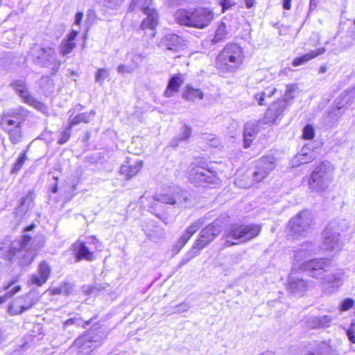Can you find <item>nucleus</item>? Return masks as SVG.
I'll return each instance as SVG.
<instances>
[{"mask_svg":"<svg viewBox=\"0 0 355 355\" xmlns=\"http://www.w3.org/2000/svg\"><path fill=\"white\" fill-rule=\"evenodd\" d=\"M221 232V225L218 220L203 228L199 238L194 242L193 248L201 250L207 244L212 241Z\"/></svg>","mask_w":355,"mask_h":355,"instance_id":"nucleus-14","label":"nucleus"},{"mask_svg":"<svg viewBox=\"0 0 355 355\" xmlns=\"http://www.w3.org/2000/svg\"><path fill=\"white\" fill-rule=\"evenodd\" d=\"M70 131L71 129H69L68 126L66 130L60 132V135L58 141V144H64L69 141L71 136Z\"/></svg>","mask_w":355,"mask_h":355,"instance_id":"nucleus-55","label":"nucleus"},{"mask_svg":"<svg viewBox=\"0 0 355 355\" xmlns=\"http://www.w3.org/2000/svg\"><path fill=\"white\" fill-rule=\"evenodd\" d=\"M305 61L302 59V57L300 56V57H298V58H296L293 60V62H292V64L294 66V67H297V66H300V65H302L304 64H305Z\"/></svg>","mask_w":355,"mask_h":355,"instance_id":"nucleus-60","label":"nucleus"},{"mask_svg":"<svg viewBox=\"0 0 355 355\" xmlns=\"http://www.w3.org/2000/svg\"><path fill=\"white\" fill-rule=\"evenodd\" d=\"M259 121H250L247 122L243 128V146L248 148L250 146L252 141L255 139L259 131Z\"/></svg>","mask_w":355,"mask_h":355,"instance_id":"nucleus-23","label":"nucleus"},{"mask_svg":"<svg viewBox=\"0 0 355 355\" xmlns=\"http://www.w3.org/2000/svg\"><path fill=\"white\" fill-rule=\"evenodd\" d=\"M110 72L107 69H98L95 74V80L101 84L109 76Z\"/></svg>","mask_w":355,"mask_h":355,"instance_id":"nucleus-46","label":"nucleus"},{"mask_svg":"<svg viewBox=\"0 0 355 355\" xmlns=\"http://www.w3.org/2000/svg\"><path fill=\"white\" fill-rule=\"evenodd\" d=\"M244 1H245V6L248 8H252L255 3V0H244Z\"/></svg>","mask_w":355,"mask_h":355,"instance_id":"nucleus-63","label":"nucleus"},{"mask_svg":"<svg viewBox=\"0 0 355 355\" xmlns=\"http://www.w3.org/2000/svg\"><path fill=\"white\" fill-rule=\"evenodd\" d=\"M226 25L224 22L220 21L216 29L215 35L211 40L213 44L222 42L227 35Z\"/></svg>","mask_w":355,"mask_h":355,"instance_id":"nucleus-41","label":"nucleus"},{"mask_svg":"<svg viewBox=\"0 0 355 355\" xmlns=\"http://www.w3.org/2000/svg\"><path fill=\"white\" fill-rule=\"evenodd\" d=\"M261 227L257 225H234L225 230V247H230L239 243L248 241L255 238L260 232Z\"/></svg>","mask_w":355,"mask_h":355,"instance_id":"nucleus-4","label":"nucleus"},{"mask_svg":"<svg viewBox=\"0 0 355 355\" xmlns=\"http://www.w3.org/2000/svg\"><path fill=\"white\" fill-rule=\"evenodd\" d=\"M297 89V87L296 85H287L286 94L284 95V100H283V101L287 103V101L292 100L293 98L292 94L294 93Z\"/></svg>","mask_w":355,"mask_h":355,"instance_id":"nucleus-52","label":"nucleus"},{"mask_svg":"<svg viewBox=\"0 0 355 355\" xmlns=\"http://www.w3.org/2000/svg\"><path fill=\"white\" fill-rule=\"evenodd\" d=\"M276 166L275 159L273 156L261 157L256 162L255 168L252 173L253 181L260 182L265 179Z\"/></svg>","mask_w":355,"mask_h":355,"instance_id":"nucleus-12","label":"nucleus"},{"mask_svg":"<svg viewBox=\"0 0 355 355\" xmlns=\"http://www.w3.org/2000/svg\"><path fill=\"white\" fill-rule=\"evenodd\" d=\"M83 18V13L82 12H78L75 16L74 24L76 25L79 26L82 21Z\"/></svg>","mask_w":355,"mask_h":355,"instance_id":"nucleus-61","label":"nucleus"},{"mask_svg":"<svg viewBox=\"0 0 355 355\" xmlns=\"http://www.w3.org/2000/svg\"><path fill=\"white\" fill-rule=\"evenodd\" d=\"M265 81L263 79H260L259 81H257V78L255 77H250L248 80V88L249 89V93H252L250 91L252 89H261L264 87Z\"/></svg>","mask_w":355,"mask_h":355,"instance_id":"nucleus-42","label":"nucleus"},{"mask_svg":"<svg viewBox=\"0 0 355 355\" xmlns=\"http://www.w3.org/2000/svg\"><path fill=\"white\" fill-rule=\"evenodd\" d=\"M355 98V86L352 88L345 90L336 98V109L338 110L351 105Z\"/></svg>","mask_w":355,"mask_h":355,"instance_id":"nucleus-29","label":"nucleus"},{"mask_svg":"<svg viewBox=\"0 0 355 355\" xmlns=\"http://www.w3.org/2000/svg\"><path fill=\"white\" fill-rule=\"evenodd\" d=\"M28 115V110L21 106L4 110L1 114L0 126L6 131L22 125Z\"/></svg>","mask_w":355,"mask_h":355,"instance_id":"nucleus-9","label":"nucleus"},{"mask_svg":"<svg viewBox=\"0 0 355 355\" xmlns=\"http://www.w3.org/2000/svg\"><path fill=\"white\" fill-rule=\"evenodd\" d=\"M183 82L184 78L182 74L178 73L172 76L164 92V96L167 98L173 96L175 93L178 92Z\"/></svg>","mask_w":355,"mask_h":355,"instance_id":"nucleus-28","label":"nucleus"},{"mask_svg":"<svg viewBox=\"0 0 355 355\" xmlns=\"http://www.w3.org/2000/svg\"><path fill=\"white\" fill-rule=\"evenodd\" d=\"M11 86L24 103L34 107L42 112L46 111L45 105L30 94L25 80H16L11 84Z\"/></svg>","mask_w":355,"mask_h":355,"instance_id":"nucleus-11","label":"nucleus"},{"mask_svg":"<svg viewBox=\"0 0 355 355\" xmlns=\"http://www.w3.org/2000/svg\"><path fill=\"white\" fill-rule=\"evenodd\" d=\"M327 265V263L324 259H311L300 263L297 268L307 272L309 276L313 278L320 279Z\"/></svg>","mask_w":355,"mask_h":355,"instance_id":"nucleus-15","label":"nucleus"},{"mask_svg":"<svg viewBox=\"0 0 355 355\" xmlns=\"http://www.w3.org/2000/svg\"><path fill=\"white\" fill-rule=\"evenodd\" d=\"M220 4L224 12L225 10L229 9L232 6L235 5V1L234 0H221Z\"/></svg>","mask_w":355,"mask_h":355,"instance_id":"nucleus-57","label":"nucleus"},{"mask_svg":"<svg viewBox=\"0 0 355 355\" xmlns=\"http://www.w3.org/2000/svg\"><path fill=\"white\" fill-rule=\"evenodd\" d=\"M287 105L284 101L271 103L265 113L262 123L263 124H278L284 116V112Z\"/></svg>","mask_w":355,"mask_h":355,"instance_id":"nucleus-16","label":"nucleus"},{"mask_svg":"<svg viewBox=\"0 0 355 355\" xmlns=\"http://www.w3.org/2000/svg\"><path fill=\"white\" fill-rule=\"evenodd\" d=\"M331 347L326 342H315L302 348L299 355H331Z\"/></svg>","mask_w":355,"mask_h":355,"instance_id":"nucleus-21","label":"nucleus"},{"mask_svg":"<svg viewBox=\"0 0 355 355\" xmlns=\"http://www.w3.org/2000/svg\"><path fill=\"white\" fill-rule=\"evenodd\" d=\"M202 222L201 220H197L192 223L186 230L185 233L180 238L177 243V246L180 248L188 242L189 239L202 227Z\"/></svg>","mask_w":355,"mask_h":355,"instance_id":"nucleus-32","label":"nucleus"},{"mask_svg":"<svg viewBox=\"0 0 355 355\" xmlns=\"http://www.w3.org/2000/svg\"><path fill=\"white\" fill-rule=\"evenodd\" d=\"M343 279L344 271L338 270L332 274L325 275L323 274L320 278V282L323 291L328 294H331L342 286Z\"/></svg>","mask_w":355,"mask_h":355,"instance_id":"nucleus-17","label":"nucleus"},{"mask_svg":"<svg viewBox=\"0 0 355 355\" xmlns=\"http://www.w3.org/2000/svg\"><path fill=\"white\" fill-rule=\"evenodd\" d=\"M175 19L181 26L202 29L213 21L214 13L208 8L197 7L179 9L174 15Z\"/></svg>","mask_w":355,"mask_h":355,"instance_id":"nucleus-1","label":"nucleus"},{"mask_svg":"<svg viewBox=\"0 0 355 355\" xmlns=\"http://www.w3.org/2000/svg\"><path fill=\"white\" fill-rule=\"evenodd\" d=\"M161 45L168 50L178 51L182 46V39L176 34L168 33L162 39Z\"/></svg>","mask_w":355,"mask_h":355,"instance_id":"nucleus-26","label":"nucleus"},{"mask_svg":"<svg viewBox=\"0 0 355 355\" xmlns=\"http://www.w3.org/2000/svg\"><path fill=\"white\" fill-rule=\"evenodd\" d=\"M306 325L311 329H317L319 327L318 316L309 315L304 319Z\"/></svg>","mask_w":355,"mask_h":355,"instance_id":"nucleus-47","label":"nucleus"},{"mask_svg":"<svg viewBox=\"0 0 355 355\" xmlns=\"http://www.w3.org/2000/svg\"><path fill=\"white\" fill-rule=\"evenodd\" d=\"M347 336L352 343H355V332L352 327L347 331Z\"/></svg>","mask_w":355,"mask_h":355,"instance_id":"nucleus-59","label":"nucleus"},{"mask_svg":"<svg viewBox=\"0 0 355 355\" xmlns=\"http://www.w3.org/2000/svg\"><path fill=\"white\" fill-rule=\"evenodd\" d=\"M315 250V248L311 243H306L302 245V247L298 249L294 256V268L297 267V265L298 263L302 261H306L305 259H308L311 256L313 255Z\"/></svg>","mask_w":355,"mask_h":355,"instance_id":"nucleus-27","label":"nucleus"},{"mask_svg":"<svg viewBox=\"0 0 355 355\" xmlns=\"http://www.w3.org/2000/svg\"><path fill=\"white\" fill-rule=\"evenodd\" d=\"M34 257H35V253L34 252L31 250V249H28L26 254H24L21 260H20V265L24 267V266H26L29 264H31L32 263V261H33V259H34Z\"/></svg>","mask_w":355,"mask_h":355,"instance_id":"nucleus-44","label":"nucleus"},{"mask_svg":"<svg viewBox=\"0 0 355 355\" xmlns=\"http://www.w3.org/2000/svg\"><path fill=\"white\" fill-rule=\"evenodd\" d=\"M203 92L198 88H194L190 85L186 86V90L182 94V98L187 101H194L196 99H202Z\"/></svg>","mask_w":355,"mask_h":355,"instance_id":"nucleus-35","label":"nucleus"},{"mask_svg":"<svg viewBox=\"0 0 355 355\" xmlns=\"http://www.w3.org/2000/svg\"><path fill=\"white\" fill-rule=\"evenodd\" d=\"M153 199L157 202L178 207H188L191 202V195L178 187H169L164 193L155 194Z\"/></svg>","mask_w":355,"mask_h":355,"instance_id":"nucleus-7","label":"nucleus"},{"mask_svg":"<svg viewBox=\"0 0 355 355\" xmlns=\"http://www.w3.org/2000/svg\"><path fill=\"white\" fill-rule=\"evenodd\" d=\"M31 53L36 64L45 67H51L52 74H55L58 71L60 62L57 60L55 53L52 48H42L35 45L31 49Z\"/></svg>","mask_w":355,"mask_h":355,"instance_id":"nucleus-8","label":"nucleus"},{"mask_svg":"<svg viewBox=\"0 0 355 355\" xmlns=\"http://www.w3.org/2000/svg\"><path fill=\"white\" fill-rule=\"evenodd\" d=\"M33 201V192L29 191L28 193L21 199L20 204L16 208V214L19 216L24 215L31 207Z\"/></svg>","mask_w":355,"mask_h":355,"instance_id":"nucleus-36","label":"nucleus"},{"mask_svg":"<svg viewBox=\"0 0 355 355\" xmlns=\"http://www.w3.org/2000/svg\"><path fill=\"white\" fill-rule=\"evenodd\" d=\"M76 320H77L75 318H69L67 321H65V322L64 323V326L67 327L69 325L73 324L75 323Z\"/></svg>","mask_w":355,"mask_h":355,"instance_id":"nucleus-64","label":"nucleus"},{"mask_svg":"<svg viewBox=\"0 0 355 355\" xmlns=\"http://www.w3.org/2000/svg\"><path fill=\"white\" fill-rule=\"evenodd\" d=\"M8 134L9 139L12 144H19L22 139L21 125H18L5 131Z\"/></svg>","mask_w":355,"mask_h":355,"instance_id":"nucleus-39","label":"nucleus"},{"mask_svg":"<svg viewBox=\"0 0 355 355\" xmlns=\"http://www.w3.org/2000/svg\"><path fill=\"white\" fill-rule=\"evenodd\" d=\"M37 302V299L35 294L29 292L24 295L14 299L9 305L8 311L12 315L21 314L33 307Z\"/></svg>","mask_w":355,"mask_h":355,"instance_id":"nucleus-13","label":"nucleus"},{"mask_svg":"<svg viewBox=\"0 0 355 355\" xmlns=\"http://www.w3.org/2000/svg\"><path fill=\"white\" fill-rule=\"evenodd\" d=\"M191 307V304L187 302H183L175 306L173 308L172 313H182L187 311Z\"/></svg>","mask_w":355,"mask_h":355,"instance_id":"nucleus-48","label":"nucleus"},{"mask_svg":"<svg viewBox=\"0 0 355 355\" xmlns=\"http://www.w3.org/2000/svg\"><path fill=\"white\" fill-rule=\"evenodd\" d=\"M354 301L352 299H345L340 304V311H345L352 307Z\"/></svg>","mask_w":355,"mask_h":355,"instance_id":"nucleus-56","label":"nucleus"},{"mask_svg":"<svg viewBox=\"0 0 355 355\" xmlns=\"http://www.w3.org/2000/svg\"><path fill=\"white\" fill-rule=\"evenodd\" d=\"M143 162L141 160L136 161L133 164L122 165L120 168V173L125 175L129 180L136 175L141 170Z\"/></svg>","mask_w":355,"mask_h":355,"instance_id":"nucleus-33","label":"nucleus"},{"mask_svg":"<svg viewBox=\"0 0 355 355\" xmlns=\"http://www.w3.org/2000/svg\"><path fill=\"white\" fill-rule=\"evenodd\" d=\"M200 250H198L197 249L193 247L192 250L190 252H189L186 257L184 259H182V260L180 261L179 264L180 266L181 267L187 264L191 259L196 257L198 254Z\"/></svg>","mask_w":355,"mask_h":355,"instance_id":"nucleus-51","label":"nucleus"},{"mask_svg":"<svg viewBox=\"0 0 355 355\" xmlns=\"http://www.w3.org/2000/svg\"><path fill=\"white\" fill-rule=\"evenodd\" d=\"M334 167L329 161H324L316 166L310 174L308 184L311 191L317 193L324 191L332 183Z\"/></svg>","mask_w":355,"mask_h":355,"instance_id":"nucleus-2","label":"nucleus"},{"mask_svg":"<svg viewBox=\"0 0 355 355\" xmlns=\"http://www.w3.org/2000/svg\"><path fill=\"white\" fill-rule=\"evenodd\" d=\"M83 109V106L80 104H78L73 108H71L69 110V129H71L72 127L77 125L80 123H89L91 121L92 118H93V116L95 115L94 110L76 114L77 112H80Z\"/></svg>","mask_w":355,"mask_h":355,"instance_id":"nucleus-20","label":"nucleus"},{"mask_svg":"<svg viewBox=\"0 0 355 355\" xmlns=\"http://www.w3.org/2000/svg\"><path fill=\"white\" fill-rule=\"evenodd\" d=\"M314 128L311 125H306L303 128L302 137L305 139H311L314 137Z\"/></svg>","mask_w":355,"mask_h":355,"instance_id":"nucleus-53","label":"nucleus"},{"mask_svg":"<svg viewBox=\"0 0 355 355\" xmlns=\"http://www.w3.org/2000/svg\"><path fill=\"white\" fill-rule=\"evenodd\" d=\"M73 346L80 349V352L83 354H88L92 352L95 347V343L92 340V336L87 334L76 338L73 343Z\"/></svg>","mask_w":355,"mask_h":355,"instance_id":"nucleus-24","label":"nucleus"},{"mask_svg":"<svg viewBox=\"0 0 355 355\" xmlns=\"http://www.w3.org/2000/svg\"><path fill=\"white\" fill-rule=\"evenodd\" d=\"M103 4L110 9H118L124 0H101Z\"/></svg>","mask_w":355,"mask_h":355,"instance_id":"nucleus-49","label":"nucleus"},{"mask_svg":"<svg viewBox=\"0 0 355 355\" xmlns=\"http://www.w3.org/2000/svg\"><path fill=\"white\" fill-rule=\"evenodd\" d=\"M300 164H306L315 159V154L308 148L303 147L296 157Z\"/></svg>","mask_w":355,"mask_h":355,"instance_id":"nucleus-40","label":"nucleus"},{"mask_svg":"<svg viewBox=\"0 0 355 355\" xmlns=\"http://www.w3.org/2000/svg\"><path fill=\"white\" fill-rule=\"evenodd\" d=\"M331 320L332 319L329 315H324L318 316L319 327L324 328L329 327Z\"/></svg>","mask_w":355,"mask_h":355,"instance_id":"nucleus-54","label":"nucleus"},{"mask_svg":"<svg viewBox=\"0 0 355 355\" xmlns=\"http://www.w3.org/2000/svg\"><path fill=\"white\" fill-rule=\"evenodd\" d=\"M340 229L336 226V223H330L324 229L322 233V248L325 250L339 251L341 250L343 243L340 239Z\"/></svg>","mask_w":355,"mask_h":355,"instance_id":"nucleus-10","label":"nucleus"},{"mask_svg":"<svg viewBox=\"0 0 355 355\" xmlns=\"http://www.w3.org/2000/svg\"><path fill=\"white\" fill-rule=\"evenodd\" d=\"M244 58L243 48L238 44L229 43L218 54L216 64L220 69L232 72L243 64Z\"/></svg>","mask_w":355,"mask_h":355,"instance_id":"nucleus-3","label":"nucleus"},{"mask_svg":"<svg viewBox=\"0 0 355 355\" xmlns=\"http://www.w3.org/2000/svg\"><path fill=\"white\" fill-rule=\"evenodd\" d=\"M291 0H283V8L285 10H290L291 5Z\"/></svg>","mask_w":355,"mask_h":355,"instance_id":"nucleus-62","label":"nucleus"},{"mask_svg":"<svg viewBox=\"0 0 355 355\" xmlns=\"http://www.w3.org/2000/svg\"><path fill=\"white\" fill-rule=\"evenodd\" d=\"M73 250L74 252L76 261H80L85 259L88 261H93L94 257L93 252L86 246L85 243L76 241L73 245Z\"/></svg>","mask_w":355,"mask_h":355,"instance_id":"nucleus-25","label":"nucleus"},{"mask_svg":"<svg viewBox=\"0 0 355 355\" xmlns=\"http://www.w3.org/2000/svg\"><path fill=\"white\" fill-rule=\"evenodd\" d=\"M51 270L46 261L41 262L37 268V273L31 276L29 282L37 286H42L49 279Z\"/></svg>","mask_w":355,"mask_h":355,"instance_id":"nucleus-22","label":"nucleus"},{"mask_svg":"<svg viewBox=\"0 0 355 355\" xmlns=\"http://www.w3.org/2000/svg\"><path fill=\"white\" fill-rule=\"evenodd\" d=\"M27 159L26 153L21 154V155L18 157L16 162L13 164V166L10 171V174H16L23 166L25 161Z\"/></svg>","mask_w":355,"mask_h":355,"instance_id":"nucleus-43","label":"nucleus"},{"mask_svg":"<svg viewBox=\"0 0 355 355\" xmlns=\"http://www.w3.org/2000/svg\"><path fill=\"white\" fill-rule=\"evenodd\" d=\"M277 89L273 87H268L261 92L253 94L254 98L257 101L259 105H266V98H271Z\"/></svg>","mask_w":355,"mask_h":355,"instance_id":"nucleus-34","label":"nucleus"},{"mask_svg":"<svg viewBox=\"0 0 355 355\" xmlns=\"http://www.w3.org/2000/svg\"><path fill=\"white\" fill-rule=\"evenodd\" d=\"M31 240V237L28 234H24L21 236L19 241V248H16L15 245L10 247L9 250V254L10 257H14L17 252H19L23 250L28 248V243ZM11 259V257L9 258Z\"/></svg>","mask_w":355,"mask_h":355,"instance_id":"nucleus-37","label":"nucleus"},{"mask_svg":"<svg viewBox=\"0 0 355 355\" xmlns=\"http://www.w3.org/2000/svg\"><path fill=\"white\" fill-rule=\"evenodd\" d=\"M153 1L132 0L129 9L133 11L139 8L142 11L146 17L142 20L139 28L143 31L148 29L150 31L149 35L154 37L156 34L155 28L159 23V14L154 7Z\"/></svg>","mask_w":355,"mask_h":355,"instance_id":"nucleus-5","label":"nucleus"},{"mask_svg":"<svg viewBox=\"0 0 355 355\" xmlns=\"http://www.w3.org/2000/svg\"><path fill=\"white\" fill-rule=\"evenodd\" d=\"M312 220L311 213L308 211H302L290 220L289 225L295 234H302L309 230Z\"/></svg>","mask_w":355,"mask_h":355,"instance_id":"nucleus-18","label":"nucleus"},{"mask_svg":"<svg viewBox=\"0 0 355 355\" xmlns=\"http://www.w3.org/2000/svg\"><path fill=\"white\" fill-rule=\"evenodd\" d=\"M78 34V30L73 29L68 34L66 40H63L60 46V53L63 55H67L71 52V51L76 46L74 40Z\"/></svg>","mask_w":355,"mask_h":355,"instance_id":"nucleus-31","label":"nucleus"},{"mask_svg":"<svg viewBox=\"0 0 355 355\" xmlns=\"http://www.w3.org/2000/svg\"><path fill=\"white\" fill-rule=\"evenodd\" d=\"M192 129L190 126L184 124L177 137H173L170 142V146L173 148L178 147L183 142H187L191 135Z\"/></svg>","mask_w":355,"mask_h":355,"instance_id":"nucleus-30","label":"nucleus"},{"mask_svg":"<svg viewBox=\"0 0 355 355\" xmlns=\"http://www.w3.org/2000/svg\"><path fill=\"white\" fill-rule=\"evenodd\" d=\"M132 69H130L129 67H127L124 64H120L117 67V72L119 73H131Z\"/></svg>","mask_w":355,"mask_h":355,"instance_id":"nucleus-58","label":"nucleus"},{"mask_svg":"<svg viewBox=\"0 0 355 355\" xmlns=\"http://www.w3.org/2000/svg\"><path fill=\"white\" fill-rule=\"evenodd\" d=\"M325 52L324 48H320L315 51H311L303 55H302V59L305 61V62H307L308 61L311 60L313 58H316L317 56L322 55Z\"/></svg>","mask_w":355,"mask_h":355,"instance_id":"nucleus-45","label":"nucleus"},{"mask_svg":"<svg viewBox=\"0 0 355 355\" xmlns=\"http://www.w3.org/2000/svg\"><path fill=\"white\" fill-rule=\"evenodd\" d=\"M187 178L191 183L204 187L218 184L219 182L216 172L196 163L189 166Z\"/></svg>","mask_w":355,"mask_h":355,"instance_id":"nucleus-6","label":"nucleus"},{"mask_svg":"<svg viewBox=\"0 0 355 355\" xmlns=\"http://www.w3.org/2000/svg\"><path fill=\"white\" fill-rule=\"evenodd\" d=\"M200 250H198L197 249L193 247L192 250L190 252H189L186 257L184 259H182V260L180 261L179 264L180 266L181 267L187 264L191 259L196 257L198 254Z\"/></svg>","mask_w":355,"mask_h":355,"instance_id":"nucleus-50","label":"nucleus"},{"mask_svg":"<svg viewBox=\"0 0 355 355\" xmlns=\"http://www.w3.org/2000/svg\"><path fill=\"white\" fill-rule=\"evenodd\" d=\"M310 282L304 279L297 273L292 272L288 277L286 288L293 295H302L310 286Z\"/></svg>","mask_w":355,"mask_h":355,"instance_id":"nucleus-19","label":"nucleus"},{"mask_svg":"<svg viewBox=\"0 0 355 355\" xmlns=\"http://www.w3.org/2000/svg\"><path fill=\"white\" fill-rule=\"evenodd\" d=\"M19 276H17L13 279L10 280L6 285L3 286V290L6 291V295L8 298L12 297L14 295L19 293L21 290L20 285H15L18 281Z\"/></svg>","mask_w":355,"mask_h":355,"instance_id":"nucleus-38","label":"nucleus"}]
</instances>
